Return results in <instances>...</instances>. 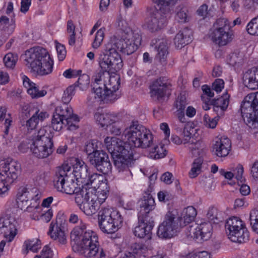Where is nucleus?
Wrapping results in <instances>:
<instances>
[{
	"mask_svg": "<svg viewBox=\"0 0 258 258\" xmlns=\"http://www.w3.org/2000/svg\"><path fill=\"white\" fill-rule=\"evenodd\" d=\"M175 220V215L172 212H168L163 222L159 226L157 235L161 238H170L179 231L180 223Z\"/></svg>",
	"mask_w": 258,
	"mask_h": 258,
	"instance_id": "nucleus-12",
	"label": "nucleus"
},
{
	"mask_svg": "<svg viewBox=\"0 0 258 258\" xmlns=\"http://www.w3.org/2000/svg\"><path fill=\"white\" fill-rule=\"evenodd\" d=\"M104 143L108 152L112 155L119 151L121 148L126 146L123 142L116 137H106Z\"/></svg>",
	"mask_w": 258,
	"mask_h": 258,
	"instance_id": "nucleus-35",
	"label": "nucleus"
},
{
	"mask_svg": "<svg viewBox=\"0 0 258 258\" xmlns=\"http://www.w3.org/2000/svg\"><path fill=\"white\" fill-rule=\"evenodd\" d=\"M246 96L241 105V112L245 123L250 128L258 127V101H247Z\"/></svg>",
	"mask_w": 258,
	"mask_h": 258,
	"instance_id": "nucleus-13",
	"label": "nucleus"
},
{
	"mask_svg": "<svg viewBox=\"0 0 258 258\" xmlns=\"http://www.w3.org/2000/svg\"><path fill=\"white\" fill-rule=\"evenodd\" d=\"M186 104L185 96L180 94L175 101L174 106L177 109V111H184Z\"/></svg>",
	"mask_w": 258,
	"mask_h": 258,
	"instance_id": "nucleus-51",
	"label": "nucleus"
},
{
	"mask_svg": "<svg viewBox=\"0 0 258 258\" xmlns=\"http://www.w3.org/2000/svg\"><path fill=\"white\" fill-rule=\"evenodd\" d=\"M71 238L80 245V252L88 258H105L106 254L100 246L97 234L81 222L71 233Z\"/></svg>",
	"mask_w": 258,
	"mask_h": 258,
	"instance_id": "nucleus-2",
	"label": "nucleus"
},
{
	"mask_svg": "<svg viewBox=\"0 0 258 258\" xmlns=\"http://www.w3.org/2000/svg\"><path fill=\"white\" fill-rule=\"evenodd\" d=\"M175 19L179 23H185L187 19V10L185 7L182 5H179L176 9Z\"/></svg>",
	"mask_w": 258,
	"mask_h": 258,
	"instance_id": "nucleus-41",
	"label": "nucleus"
},
{
	"mask_svg": "<svg viewBox=\"0 0 258 258\" xmlns=\"http://www.w3.org/2000/svg\"><path fill=\"white\" fill-rule=\"evenodd\" d=\"M139 212L138 217L140 219L143 218H152L149 215L150 212L153 211L155 207V203L154 198L149 192L144 193L143 197L139 201Z\"/></svg>",
	"mask_w": 258,
	"mask_h": 258,
	"instance_id": "nucleus-22",
	"label": "nucleus"
},
{
	"mask_svg": "<svg viewBox=\"0 0 258 258\" xmlns=\"http://www.w3.org/2000/svg\"><path fill=\"white\" fill-rule=\"evenodd\" d=\"M101 73H113L122 67V59L119 53L107 44L105 48L101 51L98 59Z\"/></svg>",
	"mask_w": 258,
	"mask_h": 258,
	"instance_id": "nucleus-8",
	"label": "nucleus"
},
{
	"mask_svg": "<svg viewBox=\"0 0 258 258\" xmlns=\"http://www.w3.org/2000/svg\"><path fill=\"white\" fill-rule=\"evenodd\" d=\"M192 32L187 28L180 30L175 36L174 44L177 48H181L191 41Z\"/></svg>",
	"mask_w": 258,
	"mask_h": 258,
	"instance_id": "nucleus-30",
	"label": "nucleus"
},
{
	"mask_svg": "<svg viewBox=\"0 0 258 258\" xmlns=\"http://www.w3.org/2000/svg\"><path fill=\"white\" fill-rule=\"evenodd\" d=\"M56 49L59 60H63L66 57L67 52L64 46L59 43H56Z\"/></svg>",
	"mask_w": 258,
	"mask_h": 258,
	"instance_id": "nucleus-57",
	"label": "nucleus"
},
{
	"mask_svg": "<svg viewBox=\"0 0 258 258\" xmlns=\"http://www.w3.org/2000/svg\"><path fill=\"white\" fill-rule=\"evenodd\" d=\"M74 194L75 202L78 207L83 206L84 204L89 201L90 199L91 200L92 198L95 197V195L93 194L91 189L85 187H83L82 189L79 188Z\"/></svg>",
	"mask_w": 258,
	"mask_h": 258,
	"instance_id": "nucleus-33",
	"label": "nucleus"
},
{
	"mask_svg": "<svg viewBox=\"0 0 258 258\" xmlns=\"http://www.w3.org/2000/svg\"><path fill=\"white\" fill-rule=\"evenodd\" d=\"M225 230L228 238L232 242L241 243L248 240V232L243 224L237 225L231 229Z\"/></svg>",
	"mask_w": 258,
	"mask_h": 258,
	"instance_id": "nucleus-23",
	"label": "nucleus"
},
{
	"mask_svg": "<svg viewBox=\"0 0 258 258\" xmlns=\"http://www.w3.org/2000/svg\"><path fill=\"white\" fill-rule=\"evenodd\" d=\"M93 77L94 92L89 96L90 100L94 97L98 101L108 103L113 102L119 97V95L116 93L119 86L118 77L111 76L108 73L99 72Z\"/></svg>",
	"mask_w": 258,
	"mask_h": 258,
	"instance_id": "nucleus-3",
	"label": "nucleus"
},
{
	"mask_svg": "<svg viewBox=\"0 0 258 258\" xmlns=\"http://www.w3.org/2000/svg\"><path fill=\"white\" fill-rule=\"evenodd\" d=\"M177 0H153L159 9L150 12L144 27L150 32H157L163 28L167 21V16L173 10Z\"/></svg>",
	"mask_w": 258,
	"mask_h": 258,
	"instance_id": "nucleus-4",
	"label": "nucleus"
},
{
	"mask_svg": "<svg viewBox=\"0 0 258 258\" xmlns=\"http://www.w3.org/2000/svg\"><path fill=\"white\" fill-rule=\"evenodd\" d=\"M224 87V81L220 79H216L212 84V89L217 93L221 92Z\"/></svg>",
	"mask_w": 258,
	"mask_h": 258,
	"instance_id": "nucleus-59",
	"label": "nucleus"
},
{
	"mask_svg": "<svg viewBox=\"0 0 258 258\" xmlns=\"http://www.w3.org/2000/svg\"><path fill=\"white\" fill-rule=\"evenodd\" d=\"M203 162V159L202 157H199L194 160L192 167L189 172V176L190 178H195L200 173Z\"/></svg>",
	"mask_w": 258,
	"mask_h": 258,
	"instance_id": "nucleus-40",
	"label": "nucleus"
},
{
	"mask_svg": "<svg viewBox=\"0 0 258 258\" xmlns=\"http://www.w3.org/2000/svg\"><path fill=\"white\" fill-rule=\"evenodd\" d=\"M95 198H92L90 201H88L81 207H79L80 209L86 215L91 216L96 213L99 209L98 202L95 200Z\"/></svg>",
	"mask_w": 258,
	"mask_h": 258,
	"instance_id": "nucleus-37",
	"label": "nucleus"
},
{
	"mask_svg": "<svg viewBox=\"0 0 258 258\" xmlns=\"http://www.w3.org/2000/svg\"><path fill=\"white\" fill-rule=\"evenodd\" d=\"M98 142L96 140H91L87 142L85 145L84 151L88 155V159L90 155L94 154L98 150Z\"/></svg>",
	"mask_w": 258,
	"mask_h": 258,
	"instance_id": "nucleus-43",
	"label": "nucleus"
},
{
	"mask_svg": "<svg viewBox=\"0 0 258 258\" xmlns=\"http://www.w3.org/2000/svg\"><path fill=\"white\" fill-rule=\"evenodd\" d=\"M202 143L200 141H194V140L188 144V147L194 155H200L201 151L203 150Z\"/></svg>",
	"mask_w": 258,
	"mask_h": 258,
	"instance_id": "nucleus-45",
	"label": "nucleus"
},
{
	"mask_svg": "<svg viewBox=\"0 0 258 258\" xmlns=\"http://www.w3.org/2000/svg\"><path fill=\"white\" fill-rule=\"evenodd\" d=\"M197 129L195 128L192 123H187L185 124L183 131V143L188 144L190 142V139L192 136L194 135L197 131Z\"/></svg>",
	"mask_w": 258,
	"mask_h": 258,
	"instance_id": "nucleus-39",
	"label": "nucleus"
},
{
	"mask_svg": "<svg viewBox=\"0 0 258 258\" xmlns=\"http://www.w3.org/2000/svg\"><path fill=\"white\" fill-rule=\"evenodd\" d=\"M243 82L244 85L251 90L258 88V69L252 68L243 74Z\"/></svg>",
	"mask_w": 258,
	"mask_h": 258,
	"instance_id": "nucleus-28",
	"label": "nucleus"
},
{
	"mask_svg": "<svg viewBox=\"0 0 258 258\" xmlns=\"http://www.w3.org/2000/svg\"><path fill=\"white\" fill-rule=\"evenodd\" d=\"M246 30L250 35H258V19L256 17L247 25Z\"/></svg>",
	"mask_w": 258,
	"mask_h": 258,
	"instance_id": "nucleus-50",
	"label": "nucleus"
},
{
	"mask_svg": "<svg viewBox=\"0 0 258 258\" xmlns=\"http://www.w3.org/2000/svg\"><path fill=\"white\" fill-rule=\"evenodd\" d=\"M231 143L227 138H221L213 145V152L216 156L223 157L227 156L231 150Z\"/></svg>",
	"mask_w": 258,
	"mask_h": 258,
	"instance_id": "nucleus-26",
	"label": "nucleus"
},
{
	"mask_svg": "<svg viewBox=\"0 0 258 258\" xmlns=\"http://www.w3.org/2000/svg\"><path fill=\"white\" fill-rule=\"evenodd\" d=\"M230 95L225 92L222 96L212 100L213 109L218 115H222L229 103Z\"/></svg>",
	"mask_w": 258,
	"mask_h": 258,
	"instance_id": "nucleus-29",
	"label": "nucleus"
},
{
	"mask_svg": "<svg viewBox=\"0 0 258 258\" xmlns=\"http://www.w3.org/2000/svg\"><path fill=\"white\" fill-rule=\"evenodd\" d=\"M38 123V121H37L34 114H33L32 116L27 121L26 125L28 130H32L36 127Z\"/></svg>",
	"mask_w": 258,
	"mask_h": 258,
	"instance_id": "nucleus-62",
	"label": "nucleus"
},
{
	"mask_svg": "<svg viewBox=\"0 0 258 258\" xmlns=\"http://www.w3.org/2000/svg\"><path fill=\"white\" fill-rule=\"evenodd\" d=\"M18 60V55L12 53H7L4 58V62L6 67L12 69Z\"/></svg>",
	"mask_w": 258,
	"mask_h": 258,
	"instance_id": "nucleus-46",
	"label": "nucleus"
},
{
	"mask_svg": "<svg viewBox=\"0 0 258 258\" xmlns=\"http://www.w3.org/2000/svg\"><path fill=\"white\" fill-rule=\"evenodd\" d=\"M90 163L101 173L107 174L111 170L112 165L108 154L103 150L96 151L88 159Z\"/></svg>",
	"mask_w": 258,
	"mask_h": 258,
	"instance_id": "nucleus-17",
	"label": "nucleus"
},
{
	"mask_svg": "<svg viewBox=\"0 0 258 258\" xmlns=\"http://www.w3.org/2000/svg\"><path fill=\"white\" fill-rule=\"evenodd\" d=\"M78 86L82 90H85L88 87L90 83V78L88 75L83 74L81 75L78 80Z\"/></svg>",
	"mask_w": 258,
	"mask_h": 258,
	"instance_id": "nucleus-54",
	"label": "nucleus"
},
{
	"mask_svg": "<svg viewBox=\"0 0 258 258\" xmlns=\"http://www.w3.org/2000/svg\"><path fill=\"white\" fill-rule=\"evenodd\" d=\"M75 164L73 165V173L78 180L79 179L85 180L89 177L88 167L85 162L78 158H75Z\"/></svg>",
	"mask_w": 258,
	"mask_h": 258,
	"instance_id": "nucleus-32",
	"label": "nucleus"
},
{
	"mask_svg": "<svg viewBox=\"0 0 258 258\" xmlns=\"http://www.w3.org/2000/svg\"><path fill=\"white\" fill-rule=\"evenodd\" d=\"M48 234L54 240L60 244H64L67 242V237L64 227L61 224L52 222L49 226Z\"/></svg>",
	"mask_w": 258,
	"mask_h": 258,
	"instance_id": "nucleus-27",
	"label": "nucleus"
},
{
	"mask_svg": "<svg viewBox=\"0 0 258 258\" xmlns=\"http://www.w3.org/2000/svg\"><path fill=\"white\" fill-rule=\"evenodd\" d=\"M124 140L129 145L135 147L149 148L148 157L153 159H159L165 157L167 151L164 145L159 144L151 147L153 143V136L151 131L138 121H132L122 134Z\"/></svg>",
	"mask_w": 258,
	"mask_h": 258,
	"instance_id": "nucleus-1",
	"label": "nucleus"
},
{
	"mask_svg": "<svg viewBox=\"0 0 258 258\" xmlns=\"http://www.w3.org/2000/svg\"><path fill=\"white\" fill-rule=\"evenodd\" d=\"M68 119H77V115L73 113L72 108L66 103L57 106L51 120L52 128L56 131H59L62 128L64 121Z\"/></svg>",
	"mask_w": 258,
	"mask_h": 258,
	"instance_id": "nucleus-15",
	"label": "nucleus"
},
{
	"mask_svg": "<svg viewBox=\"0 0 258 258\" xmlns=\"http://www.w3.org/2000/svg\"><path fill=\"white\" fill-rule=\"evenodd\" d=\"M104 28H101L96 33L92 46L94 49L98 48L102 44L104 37Z\"/></svg>",
	"mask_w": 258,
	"mask_h": 258,
	"instance_id": "nucleus-48",
	"label": "nucleus"
},
{
	"mask_svg": "<svg viewBox=\"0 0 258 258\" xmlns=\"http://www.w3.org/2000/svg\"><path fill=\"white\" fill-rule=\"evenodd\" d=\"M0 232L4 234L6 240L11 242L17 234L16 222L8 217L0 218Z\"/></svg>",
	"mask_w": 258,
	"mask_h": 258,
	"instance_id": "nucleus-21",
	"label": "nucleus"
},
{
	"mask_svg": "<svg viewBox=\"0 0 258 258\" xmlns=\"http://www.w3.org/2000/svg\"><path fill=\"white\" fill-rule=\"evenodd\" d=\"M20 170V165L13 160H5L0 161V175L6 176L8 182L12 183L18 177Z\"/></svg>",
	"mask_w": 258,
	"mask_h": 258,
	"instance_id": "nucleus-18",
	"label": "nucleus"
},
{
	"mask_svg": "<svg viewBox=\"0 0 258 258\" xmlns=\"http://www.w3.org/2000/svg\"><path fill=\"white\" fill-rule=\"evenodd\" d=\"M240 224H243V223L242 221L238 218L236 217L230 218L227 220V222L225 224V229H231V228H233V227L235 226Z\"/></svg>",
	"mask_w": 258,
	"mask_h": 258,
	"instance_id": "nucleus-55",
	"label": "nucleus"
},
{
	"mask_svg": "<svg viewBox=\"0 0 258 258\" xmlns=\"http://www.w3.org/2000/svg\"><path fill=\"white\" fill-rule=\"evenodd\" d=\"M79 121V119L77 116V119L75 120L74 119H68L65 120V122H63V125L67 126V129L70 131H74L78 127L77 123Z\"/></svg>",
	"mask_w": 258,
	"mask_h": 258,
	"instance_id": "nucleus-56",
	"label": "nucleus"
},
{
	"mask_svg": "<svg viewBox=\"0 0 258 258\" xmlns=\"http://www.w3.org/2000/svg\"><path fill=\"white\" fill-rule=\"evenodd\" d=\"M53 216V212L51 209L44 211L41 215V219L44 222L48 223L50 221Z\"/></svg>",
	"mask_w": 258,
	"mask_h": 258,
	"instance_id": "nucleus-64",
	"label": "nucleus"
},
{
	"mask_svg": "<svg viewBox=\"0 0 258 258\" xmlns=\"http://www.w3.org/2000/svg\"><path fill=\"white\" fill-rule=\"evenodd\" d=\"M31 4V0H22L21 2L20 11L25 14L29 9Z\"/></svg>",
	"mask_w": 258,
	"mask_h": 258,
	"instance_id": "nucleus-63",
	"label": "nucleus"
},
{
	"mask_svg": "<svg viewBox=\"0 0 258 258\" xmlns=\"http://www.w3.org/2000/svg\"><path fill=\"white\" fill-rule=\"evenodd\" d=\"M24 245L25 249L23 250V253L26 254L29 250L33 252H37L41 247V242L40 240L37 239L28 240L25 241Z\"/></svg>",
	"mask_w": 258,
	"mask_h": 258,
	"instance_id": "nucleus-38",
	"label": "nucleus"
},
{
	"mask_svg": "<svg viewBox=\"0 0 258 258\" xmlns=\"http://www.w3.org/2000/svg\"><path fill=\"white\" fill-rule=\"evenodd\" d=\"M15 27L16 24L15 19H12L11 23L7 25V26H4L3 27V30L6 34L10 35L14 32Z\"/></svg>",
	"mask_w": 258,
	"mask_h": 258,
	"instance_id": "nucleus-58",
	"label": "nucleus"
},
{
	"mask_svg": "<svg viewBox=\"0 0 258 258\" xmlns=\"http://www.w3.org/2000/svg\"><path fill=\"white\" fill-rule=\"evenodd\" d=\"M39 191L36 188L28 189L22 187L17 194V202L18 206L23 210L26 209L28 212H32V208L37 209L39 203L37 201L40 198Z\"/></svg>",
	"mask_w": 258,
	"mask_h": 258,
	"instance_id": "nucleus-11",
	"label": "nucleus"
},
{
	"mask_svg": "<svg viewBox=\"0 0 258 258\" xmlns=\"http://www.w3.org/2000/svg\"><path fill=\"white\" fill-rule=\"evenodd\" d=\"M243 59V55L239 51H236L231 53L228 58V63L231 66H234L240 62Z\"/></svg>",
	"mask_w": 258,
	"mask_h": 258,
	"instance_id": "nucleus-49",
	"label": "nucleus"
},
{
	"mask_svg": "<svg viewBox=\"0 0 258 258\" xmlns=\"http://www.w3.org/2000/svg\"><path fill=\"white\" fill-rule=\"evenodd\" d=\"M250 223L253 231L258 229V210H253L249 215Z\"/></svg>",
	"mask_w": 258,
	"mask_h": 258,
	"instance_id": "nucleus-53",
	"label": "nucleus"
},
{
	"mask_svg": "<svg viewBox=\"0 0 258 258\" xmlns=\"http://www.w3.org/2000/svg\"><path fill=\"white\" fill-rule=\"evenodd\" d=\"M115 169L119 173H124V180L131 179L133 174L130 168L134 164V155L131 147L129 146L121 148V149L112 155Z\"/></svg>",
	"mask_w": 258,
	"mask_h": 258,
	"instance_id": "nucleus-9",
	"label": "nucleus"
},
{
	"mask_svg": "<svg viewBox=\"0 0 258 258\" xmlns=\"http://www.w3.org/2000/svg\"><path fill=\"white\" fill-rule=\"evenodd\" d=\"M220 115L215 117H211L209 115L205 114L204 116V124L208 127L214 128L217 124L218 118Z\"/></svg>",
	"mask_w": 258,
	"mask_h": 258,
	"instance_id": "nucleus-52",
	"label": "nucleus"
},
{
	"mask_svg": "<svg viewBox=\"0 0 258 258\" xmlns=\"http://www.w3.org/2000/svg\"><path fill=\"white\" fill-rule=\"evenodd\" d=\"M76 86L74 85L69 86L63 92L62 97V101L64 103L68 104L72 99L73 96L75 94Z\"/></svg>",
	"mask_w": 258,
	"mask_h": 258,
	"instance_id": "nucleus-44",
	"label": "nucleus"
},
{
	"mask_svg": "<svg viewBox=\"0 0 258 258\" xmlns=\"http://www.w3.org/2000/svg\"><path fill=\"white\" fill-rule=\"evenodd\" d=\"M206 215L210 222L217 223L221 221L218 211L214 207H211L209 209Z\"/></svg>",
	"mask_w": 258,
	"mask_h": 258,
	"instance_id": "nucleus-42",
	"label": "nucleus"
},
{
	"mask_svg": "<svg viewBox=\"0 0 258 258\" xmlns=\"http://www.w3.org/2000/svg\"><path fill=\"white\" fill-rule=\"evenodd\" d=\"M71 169L67 164L58 167L53 178V185L57 190L69 195L74 194L75 190H77L73 180H68Z\"/></svg>",
	"mask_w": 258,
	"mask_h": 258,
	"instance_id": "nucleus-10",
	"label": "nucleus"
},
{
	"mask_svg": "<svg viewBox=\"0 0 258 258\" xmlns=\"http://www.w3.org/2000/svg\"><path fill=\"white\" fill-rule=\"evenodd\" d=\"M141 36L138 30L126 29L121 36L111 37L108 44L116 52L130 55L135 52L141 44Z\"/></svg>",
	"mask_w": 258,
	"mask_h": 258,
	"instance_id": "nucleus-6",
	"label": "nucleus"
},
{
	"mask_svg": "<svg viewBox=\"0 0 258 258\" xmlns=\"http://www.w3.org/2000/svg\"><path fill=\"white\" fill-rule=\"evenodd\" d=\"M214 30L211 36L212 41L219 46H224L232 40L228 32L227 20L224 18L218 19L214 25Z\"/></svg>",
	"mask_w": 258,
	"mask_h": 258,
	"instance_id": "nucleus-14",
	"label": "nucleus"
},
{
	"mask_svg": "<svg viewBox=\"0 0 258 258\" xmlns=\"http://www.w3.org/2000/svg\"><path fill=\"white\" fill-rule=\"evenodd\" d=\"M139 225L135 228L134 231L135 236L139 238H143L145 236L148 239H151V230L154 227V221L152 218H143L140 219V217H138Z\"/></svg>",
	"mask_w": 258,
	"mask_h": 258,
	"instance_id": "nucleus-24",
	"label": "nucleus"
},
{
	"mask_svg": "<svg viewBox=\"0 0 258 258\" xmlns=\"http://www.w3.org/2000/svg\"><path fill=\"white\" fill-rule=\"evenodd\" d=\"M98 224L101 230L108 234L115 233L122 226L123 218L120 213L112 209L103 208L98 213Z\"/></svg>",
	"mask_w": 258,
	"mask_h": 258,
	"instance_id": "nucleus-7",
	"label": "nucleus"
},
{
	"mask_svg": "<svg viewBox=\"0 0 258 258\" xmlns=\"http://www.w3.org/2000/svg\"><path fill=\"white\" fill-rule=\"evenodd\" d=\"M188 235L196 239L198 242L206 241L212 235V226L210 223H203L195 227H189Z\"/></svg>",
	"mask_w": 258,
	"mask_h": 258,
	"instance_id": "nucleus-19",
	"label": "nucleus"
},
{
	"mask_svg": "<svg viewBox=\"0 0 258 258\" xmlns=\"http://www.w3.org/2000/svg\"><path fill=\"white\" fill-rule=\"evenodd\" d=\"M47 127L40 128L37 133L36 137L33 139L34 141H43L46 140L48 142H53L52 138L48 133L47 132Z\"/></svg>",
	"mask_w": 258,
	"mask_h": 258,
	"instance_id": "nucleus-47",
	"label": "nucleus"
},
{
	"mask_svg": "<svg viewBox=\"0 0 258 258\" xmlns=\"http://www.w3.org/2000/svg\"><path fill=\"white\" fill-rule=\"evenodd\" d=\"M26 66L41 76L52 72L53 61L48 51L41 47L31 48L25 52Z\"/></svg>",
	"mask_w": 258,
	"mask_h": 258,
	"instance_id": "nucleus-5",
	"label": "nucleus"
},
{
	"mask_svg": "<svg viewBox=\"0 0 258 258\" xmlns=\"http://www.w3.org/2000/svg\"><path fill=\"white\" fill-rule=\"evenodd\" d=\"M40 258H52V251L48 245H45L41 252L40 255H38Z\"/></svg>",
	"mask_w": 258,
	"mask_h": 258,
	"instance_id": "nucleus-61",
	"label": "nucleus"
},
{
	"mask_svg": "<svg viewBox=\"0 0 258 258\" xmlns=\"http://www.w3.org/2000/svg\"><path fill=\"white\" fill-rule=\"evenodd\" d=\"M168 44L167 40L164 38L154 39L151 42V45L155 46V49L157 51L156 58L162 63H165L166 61L168 54Z\"/></svg>",
	"mask_w": 258,
	"mask_h": 258,
	"instance_id": "nucleus-25",
	"label": "nucleus"
},
{
	"mask_svg": "<svg viewBox=\"0 0 258 258\" xmlns=\"http://www.w3.org/2000/svg\"><path fill=\"white\" fill-rule=\"evenodd\" d=\"M23 85L27 88L28 93L32 98H38L44 96L47 92L45 90H39L36 84L31 81L26 76L23 77Z\"/></svg>",
	"mask_w": 258,
	"mask_h": 258,
	"instance_id": "nucleus-31",
	"label": "nucleus"
},
{
	"mask_svg": "<svg viewBox=\"0 0 258 258\" xmlns=\"http://www.w3.org/2000/svg\"><path fill=\"white\" fill-rule=\"evenodd\" d=\"M196 215V209L192 206H189L183 210L181 217L178 218L177 220L180 223V226L183 227L193 221Z\"/></svg>",
	"mask_w": 258,
	"mask_h": 258,
	"instance_id": "nucleus-36",
	"label": "nucleus"
},
{
	"mask_svg": "<svg viewBox=\"0 0 258 258\" xmlns=\"http://www.w3.org/2000/svg\"><path fill=\"white\" fill-rule=\"evenodd\" d=\"M94 118L101 127L107 126L115 122L117 119L115 114L109 112H97L94 114Z\"/></svg>",
	"mask_w": 258,
	"mask_h": 258,
	"instance_id": "nucleus-34",
	"label": "nucleus"
},
{
	"mask_svg": "<svg viewBox=\"0 0 258 258\" xmlns=\"http://www.w3.org/2000/svg\"><path fill=\"white\" fill-rule=\"evenodd\" d=\"M81 70H74L69 69L67 70L63 73V76L68 79H70L72 78H75L78 76L80 75V73H81Z\"/></svg>",
	"mask_w": 258,
	"mask_h": 258,
	"instance_id": "nucleus-60",
	"label": "nucleus"
},
{
	"mask_svg": "<svg viewBox=\"0 0 258 258\" xmlns=\"http://www.w3.org/2000/svg\"><path fill=\"white\" fill-rule=\"evenodd\" d=\"M53 142H48L47 140L43 141H33L30 146L32 154L38 158H45L50 156L53 152Z\"/></svg>",
	"mask_w": 258,
	"mask_h": 258,
	"instance_id": "nucleus-20",
	"label": "nucleus"
},
{
	"mask_svg": "<svg viewBox=\"0 0 258 258\" xmlns=\"http://www.w3.org/2000/svg\"><path fill=\"white\" fill-rule=\"evenodd\" d=\"M171 81L166 77H161L150 86L151 96L158 101L163 100L170 94Z\"/></svg>",
	"mask_w": 258,
	"mask_h": 258,
	"instance_id": "nucleus-16",
	"label": "nucleus"
}]
</instances>
